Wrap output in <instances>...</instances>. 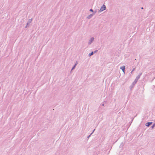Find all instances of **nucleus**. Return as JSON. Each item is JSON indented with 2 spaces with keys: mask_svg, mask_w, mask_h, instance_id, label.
<instances>
[{
  "mask_svg": "<svg viewBox=\"0 0 155 155\" xmlns=\"http://www.w3.org/2000/svg\"><path fill=\"white\" fill-rule=\"evenodd\" d=\"M106 8V7L104 5H103L101 7V8L100 9V10L101 11H102L105 10Z\"/></svg>",
  "mask_w": 155,
  "mask_h": 155,
  "instance_id": "f257e3e1",
  "label": "nucleus"
},
{
  "mask_svg": "<svg viewBox=\"0 0 155 155\" xmlns=\"http://www.w3.org/2000/svg\"><path fill=\"white\" fill-rule=\"evenodd\" d=\"M120 69H122L123 72L124 73V71L125 69V67L124 66H123L120 67Z\"/></svg>",
  "mask_w": 155,
  "mask_h": 155,
  "instance_id": "f03ea898",
  "label": "nucleus"
},
{
  "mask_svg": "<svg viewBox=\"0 0 155 155\" xmlns=\"http://www.w3.org/2000/svg\"><path fill=\"white\" fill-rule=\"evenodd\" d=\"M152 124V122H148L146 124V125L147 126H149L151 124Z\"/></svg>",
  "mask_w": 155,
  "mask_h": 155,
  "instance_id": "7ed1b4c3",
  "label": "nucleus"
},
{
  "mask_svg": "<svg viewBox=\"0 0 155 155\" xmlns=\"http://www.w3.org/2000/svg\"><path fill=\"white\" fill-rule=\"evenodd\" d=\"M93 52H92L90 54H89V55L90 56H91V55H93Z\"/></svg>",
  "mask_w": 155,
  "mask_h": 155,
  "instance_id": "20e7f679",
  "label": "nucleus"
},
{
  "mask_svg": "<svg viewBox=\"0 0 155 155\" xmlns=\"http://www.w3.org/2000/svg\"><path fill=\"white\" fill-rule=\"evenodd\" d=\"M76 65V64L74 65V67H73V68H72V69H73L74 68L75 66Z\"/></svg>",
  "mask_w": 155,
  "mask_h": 155,
  "instance_id": "39448f33",
  "label": "nucleus"
},
{
  "mask_svg": "<svg viewBox=\"0 0 155 155\" xmlns=\"http://www.w3.org/2000/svg\"><path fill=\"white\" fill-rule=\"evenodd\" d=\"M90 11H91V12H93V10L92 9H90Z\"/></svg>",
  "mask_w": 155,
  "mask_h": 155,
  "instance_id": "423d86ee",
  "label": "nucleus"
},
{
  "mask_svg": "<svg viewBox=\"0 0 155 155\" xmlns=\"http://www.w3.org/2000/svg\"><path fill=\"white\" fill-rule=\"evenodd\" d=\"M141 9H143V7L141 8Z\"/></svg>",
  "mask_w": 155,
  "mask_h": 155,
  "instance_id": "0eeeda50",
  "label": "nucleus"
},
{
  "mask_svg": "<svg viewBox=\"0 0 155 155\" xmlns=\"http://www.w3.org/2000/svg\"><path fill=\"white\" fill-rule=\"evenodd\" d=\"M97 51H95V52H96Z\"/></svg>",
  "mask_w": 155,
  "mask_h": 155,
  "instance_id": "6e6552de",
  "label": "nucleus"
}]
</instances>
